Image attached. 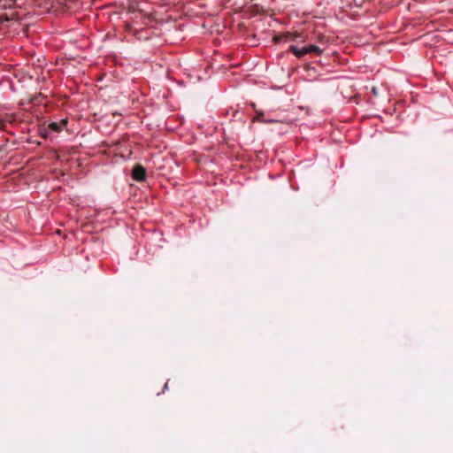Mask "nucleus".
I'll list each match as a JSON object with an SVG mask.
<instances>
[{
	"instance_id": "f257e3e1",
	"label": "nucleus",
	"mask_w": 453,
	"mask_h": 453,
	"mask_svg": "<svg viewBox=\"0 0 453 453\" xmlns=\"http://www.w3.org/2000/svg\"><path fill=\"white\" fill-rule=\"evenodd\" d=\"M132 177L136 181H143L145 180L147 174L146 170L141 165H137L133 168Z\"/></svg>"
},
{
	"instance_id": "f03ea898",
	"label": "nucleus",
	"mask_w": 453,
	"mask_h": 453,
	"mask_svg": "<svg viewBox=\"0 0 453 453\" xmlns=\"http://www.w3.org/2000/svg\"><path fill=\"white\" fill-rule=\"evenodd\" d=\"M67 121L65 119L61 120L60 122H51L49 125V128L54 132H60L64 126H65Z\"/></svg>"
},
{
	"instance_id": "7ed1b4c3",
	"label": "nucleus",
	"mask_w": 453,
	"mask_h": 453,
	"mask_svg": "<svg viewBox=\"0 0 453 453\" xmlns=\"http://www.w3.org/2000/svg\"><path fill=\"white\" fill-rule=\"evenodd\" d=\"M289 50L296 57L301 58L307 54V49L305 47L298 49L296 46L291 45Z\"/></svg>"
},
{
	"instance_id": "20e7f679",
	"label": "nucleus",
	"mask_w": 453,
	"mask_h": 453,
	"mask_svg": "<svg viewBox=\"0 0 453 453\" xmlns=\"http://www.w3.org/2000/svg\"><path fill=\"white\" fill-rule=\"evenodd\" d=\"M307 49V54L308 53H316L318 55H319L321 53V50L319 49V47L316 46V45H311V46H308V47H305Z\"/></svg>"
},
{
	"instance_id": "39448f33",
	"label": "nucleus",
	"mask_w": 453,
	"mask_h": 453,
	"mask_svg": "<svg viewBox=\"0 0 453 453\" xmlns=\"http://www.w3.org/2000/svg\"><path fill=\"white\" fill-rule=\"evenodd\" d=\"M13 4H15V0H5L4 4H2V7L4 8H9L12 7Z\"/></svg>"
},
{
	"instance_id": "423d86ee",
	"label": "nucleus",
	"mask_w": 453,
	"mask_h": 453,
	"mask_svg": "<svg viewBox=\"0 0 453 453\" xmlns=\"http://www.w3.org/2000/svg\"><path fill=\"white\" fill-rule=\"evenodd\" d=\"M264 113L263 112H257L256 117L254 118V120H257V121H259V122H262V120H264Z\"/></svg>"
},
{
	"instance_id": "0eeeda50",
	"label": "nucleus",
	"mask_w": 453,
	"mask_h": 453,
	"mask_svg": "<svg viewBox=\"0 0 453 453\" xmlns=\"http://www.w3.org/2000/svg\"><path fill=\"white\" fill-rule=\"evenodd\" d=\"M297 35H293L291 33H286L284 35V37L286 38V41H291V40H294L295 37H296Z\"/></svg>"
},
{
	"instance_id": "6e6552de",
	"label": "nucleus",
	"mask_w": 453,
	"mask_h": 453,
	"mask_svg": "<svg viewBox=\"0 0 453 453\" xmlns=\"http://www.w3.org/2000/svg\"><path fill=\"white\" fill-rule=\"evenodd\" d=\"M273 122H276V120L270 119H264V120H262V123H273Z\"/></svg>"
},
{
	"instance_id": "1a4fd4ad",
	"label": "nucleus",
	"mask_w": 453,
	"mask_h": 453,
	"mask_svg": "<svg viewBox=\"0 0 453 453\" xmlns=\"http://www.w3.org/2000/svg\"><path fill=\"white\" fill-rule=\"evenodd\" d=\"M372 91L373 95L377 96V90L375 88H373Z\"/></svg>"
},
{
	"instance_id": "9d476101",
	"label": "nucleus",
	"mask_w": 453,
	"mask_h": 453,
	"mask_svg": "<svg viewBox=\"0 0 453 453\" xmlns=\"http://www.w3.org/2000/svg\"><path fill=\"white\" fill-rule=\"evenodd\" d=\"M165 389H168V382H166V383L165 384L164 390H165Z\"/></svg>"
}]
</instances>
